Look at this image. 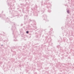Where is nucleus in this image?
<instances>
[{
  "label": "nucleus",
  "instance_id": "obj_1",
  "mask_svg": "<svg viewBox=\"0 0 74 74\" xmlns=\"http://www.w3.org/2000/svg\"><path fill=\"white\" fill-rule=\"evenodd\" d=\"M26 33H27V34H29V32L27 31V32H26Z\"/></svg>",
  "mask_w": 74,
  "mask_h": 74
}]
</instances>
